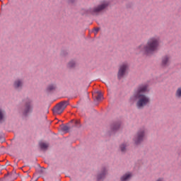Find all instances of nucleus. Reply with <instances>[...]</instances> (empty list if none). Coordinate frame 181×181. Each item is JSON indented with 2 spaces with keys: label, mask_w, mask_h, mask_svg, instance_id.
<instances>
[{
  "label": "nucleus",
  "mask_w": 181,
  "mask_h": 181,
  "mask_svg": "<svg viewBox=\"0 0 181 181\" xmlns=\"http://www.w3.org/2000/svg\"><path fill=\"white\" fill-rule=\"evenodd\" d=\"M120 150L122 151V152H125V151H127V144H123L120 146Z\"/></svg>",
  "instance_id": "obj_18"
},
{
  "label": "nucleus",
  "mask_w": 181,
  "mask_h": 181,
  "mask_svg": "<svg viewBox=\"0 0 181 181\" xmlns=\"http://www.w3.org/2000/svg\"><path fill=\"white\" fill-rule=\"evenodd\" d=\"M170 55H164L161 59V65L163 67H168L170 64Z\"/></svg>",
  "instance_id": "obj_7"
},
{
  "label": "nucleus",
  "mask_w": 181,
  "mask_h": 181,
  "mask_svg": "<svg viewBox=\"0 0 181 181\" xmlns=\"http://www.w3.org/2000/svg\"><path fill=\"white\" fill-rule=\"evenodd\" d=\"M76 125H78V124H79L78 121H76Z\"/></svg>",
  "instance_id": "obj_23"
},
{
  "label": "nucleus",
  "mask_w": 181,
  "mask_h": 181,
  "mask_svg": "<svg viewBox=\"0 0 181 181\" xmlns=\"http://www.w3.org/2000/svg\"><path fill=\"white\" fill-rule=\"evenodd\" d=\"M6 118V114L5 113V111L0 109V122H4Z\"/></svg>",
  "instance_id": "obj_12"
},
{
  "label": "nucleus",
  "mask_w": 181,
  "mask_h": 181,
  "mask_svg": "<svg viewBox=\"0 0 181 181\" xmlns=\"http://www.w3.org/2000/svg\"><path fill=\"white\" fill-rule=\"evenodd\" d=\"M106 175H107V168H102L100 173L98 175V180H101V179H104Z\"/></svg>",
  "instance_id": "obj_10"
},
{
  "label": "nucleus",
  "mask_w": 181,
  "mask_h": 181,
  "mask_svg": "<svg viewBox=\"0 0 181 181\" xmlns=\"http://www.w3.org/2000/svg\"><path fill=\"white\" fill-rule=\"evenodd\" d=\"M95 98V101H101V100H103V94H101L100 93H98Z\"/></svg>",
  "instance_id": "obj_16"
},
{
  "label": "nucleus",
  "mask_w": 181,
  "mask_h": 181,
  "mask_svg": "<svg viewBox=\"0 0 181 181\" xmlns=\"http://www.w3.org/2000/svg\"><path fill=\"white\" fill-rule=\"evenodd\" d=\"M33 110V106L30 104V102H28L25 104V109H24V114H29V112H32Z\"/></svg>",
  "instance_id": "obj_8"
},
{
  "label": "nucleus",
  "mask_w": 181,
  "mask_h": 181,
  "mask_svg": "<svg viewBox=\"0 0 181 181\" xmlns=\"http://www.w3.org/2000/svg\"><path fill=\"white\" fill-rule=\"evenodd\" d=\"M108 5H110L108 1H103L100 4L90 8L88 10V13L93 15V16H97V15H100L104 9H107V8H108Z\"/></svg>",
  "instance_id": "obj_3"
},
{
  "label": "nucleus",
  "mask_w": 181,
  "mask_h": 181,
  "mask_svg": "<svg viewBox=\"0 0 181 181\" xmlns=\"http://www.w3.org/2000/svg\"><path fill=\"white\" fill-rule=\"evenodd\" d=\"M74 66H76V62L74 61H71L68 64V67H69L70 69L74 67Z\"/></svg>",
  "instance_id": "obj_17"
},
{
  "label": "nucleus",
  "mask_w": 181,
  "mask_h": 181,
  "mask_svg": "<svg viewBox=\"0 0 181 181\" xmlns=\"http://www.w3.org/2000/svg\"><path fill=\"white\" fill-rule=\"evenodd\" d=\"M149 92L148 85L142 84L138 86V88L134 90L133 96L132 98L133 100H136V107L139 110H142L144 107L148 105L151 103V99L146 95V93Z\"/></svg>",
  "instance_id": "obj_1"
},
{
  "label": "nucleus",
  "mask_w": 181,
  "mask_h": 181,
  "mask_svg": "<svg viewBox=\"0 0 181 181\" xmlns=\"http://www.w3.org/2000/svg\"><path fill=\"white\" fill-rule=\"evenodd\" d=\"M39 145H40V148H41L42 151H46V149L49 148V144L45 142H40Z\"/></svg>",
  "instance_id": "obj_14"
},
{
  "label": "nucleus",
  "mask_w": 181,
  "mask_h": 181,
  "mask_svg": "<svg viewBox=\"0 0 181 181\" xmlns=\"http://www.w3.org/2000/svg\"><path fill=\"white\" fill-rule=\"evenodd\" d=\"M57 88V86H56V83H51L47 86V90L54 91V90H56Z\"/></svg>",
  "instance_id": "obj_13"
},
{
  "label": "nucleus",
  "mask_w": 181,
  "mask_h": 181,
  "mask_svg": "<svg viewBox=\"0 0 181 181\" xmlns=\"http://www.w3.org/2000/svg\"><path fill=\"white\" fill-rule=\"evenodd\" d=\"M132 177V174L131 173H127L123 176L121 177L120 180L121 181H128L129 179Z\"/></svg>",
  "instance_id": "obj_11"
},
{
  "label": "nucleus",
  "mask_w": 181,
  "mask_h": 181,
  "mask_svg": "<svg viewBox=\"0 0 181 181\" xmlns=\"http://www.w3.org/2000/svg\"><path fill=\"white\" fill-rule=\"evenodd\" d=\"M68 2H73L74 0H67Z\"/></svg>",
  "instance_id": "obj_22"
},
{
  "label": "nucleus",
  "mask_w": 181,
  "mask_h": 181,
  "mask_svg": "<svg viewBox=\"0 0 181 181\" xmlns=\"http://www.w3.org/2000/svg\"><path fill=\"white\" fill-rule=\"evenodd\" d=\"M100 30V28H94V34L96 35L98 33V31Z\"/></svg>",
  "instance_id": "obj_19"
},
{
  "label": "nucleus",
  "mask_w": 181,
  "mask_h": 181,
  "mask_svg": "<svg viewBox=\"0 0 181 181\" xmlns=\"http://www.w3.org/2000/svg\"><path fill=\"white\" fill-rule=\"evenodd\" d=\"M62 129H63L64 131H69V127H68V126H64V127H62Z\"/></svg>",
  "instance_id": "obj_20"
},
{
  "label": "nucleus",
  "mask_w": 181,
  "mask_h": 181,
  "mask_svg": "<svg viewBox=\"0 0 181 181\" xmlns=\"http://www.w3.org/2000/svg\"><path fill=\"white\" fill-rule=\"evenodd\" d=\"M146 134V129L142 128L140 129L136 135L134 136L133 141L135 145H139L141 142H144V139H145V135Z\"/></svg>",
  "instance_id": "obj_4"
},
{
  "label": "nucleus",
  "mask_w": 181,
  "mask_h": 181,
  "mask_svg": "<svg viewBox=\"0 0 181 181\" xmlns=\"http://www.w3.org/2000/svg\"><path fill=\"white\" fill-rule=\"evenodd\" d=\"M69 105V101H62L58 103L54 108L53 112L54 114L60 115L66 110Z\"/></svg>",
  "instance_id": "obj_5"
},
{
  "label": "nucleus",
  "mask_w": 181,
  "mask_h": 181,
  "mask_svg": "<svg viewBox=\"0 0 181 181\" xmlns=\"http://www.w3.org/2000/svg\"><path fill=\"white\" fill-rule=\"evenodd\" d=\"M175 95V98H181V86L177 88Z\"/></svg>",
  "instance_id": "obj_15"
},
{
  "label": "nucleus",
  "mask_w": 181,
  "mask_h": 181,
  "mask_svg": "<svg viewBox=\"0 0 181 181\" xmlns=\"http://www.w3.org/2000/svg\"><path fill=\"white\" fill-rule=\"evenodd\" d=\"M129 67V66L127 63H124L120 65L117 74V78H119V80H120V78H122L125 76V74H127V71H128Z\"/></svg>",
  "instance_id": "obj_6"
},
{
  "label": "nucleus",
  "mask_w": 181,
  "mask_h": 181,
  "mask_svg": "<svg viewBox=\"0 0 181 181\" xmlns=\"http://www.w3.org/2000/svg\"><path fill=\"white\" fill-rule=\"evenodd\" d=\"M160 44V38L158 36L150 37L145 45H140L138 49L140 52H143L144 54L149 56L153 54L155 52L159 49V45Z\"/></svg>",
  "instance_id": "obj_2"
},
{
  "label": "nucleus",
  "mask_w": 181,
  "mask_h": 181,
  "mask_svg": "<svg viewBox=\"0 0 181 181\" xmlns=\"http://www.w3.org/2000/svg\"><path fill=\"white\" fill-rule=\"evenodd\" d=\"M118 128H119V125L116 124V125L113 127V129H114V130L118 129Z\"/></svg>",
  "instance_id": "obj_21"
},
{
  "label": "nucleus",
  "mask_w": 181,
  "mask_h": 181,
  "mask_svg": "<svg viewBox=\"0 0 181 181\" xmlns=\"http://www.w3.org/2000/svg\"><path fill=\"white\" fill-rule=\"evenodd\" d=\"M23 86V81L21 79H16L13 83L14 88H22Z\"/></svg>",
  "instance_id": "obj_9"
}]
</instances>
